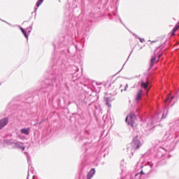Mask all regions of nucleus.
I'll return each mask as SVG.
<instances>
[{
  "label": "nucleus",
  "instance_id": "nucleus-1",
  "mask_svg": "<svg viewBox=\"0 0 179 179\" xmlns=\"http://www.w3.org/2000/svg\"><path fill=\"white\" fill-rule=\"evenodd\" d=\"M59 53L57 55H52V62L51 63V76H50L49 82L46 83L43 87L41 88L39 90H36L34 94H37V96H41L44 93L51 92L55 87H58L61 85L62 80H64V69H68L73 73V76H75L74 72H78L79 68L75 65H72L73 60H66L65 55H61L59 57Z\"/></svg>",
  "mask_w": 179,
  "mask_h": 179
},
{
  "label": "nucleus",
  "instance_id": "nucleus-2",
  "mask_svg": "<svg viewBox=\"0 0 179 179\" xmlns=\"http://www.w3.org/2000/svg\"><path fill=\"white\" fill-rule=\"evenodd\" d=\"M65 45H69V47L67 48V51L70 55L73 57L75 54H76V50H78V45L73 44L72 43V36H69V35H66V36H62L60 38L59 41L57 43H54V50L55 52L52 54V55H55L57 57V54H59L57 58H59L61 56L64 55V51H65V49H62V47H65ZM66 56L64 57V59H66Z\"/></svg>",
  "mask_w": 179,
  "mask_h": 179
},
{
  "label": "nucleus",
  "instance_id": "nucleus-3",
  "mask_svg": "<svg viewBox=\"0 0 179 179\" xmlns=\"http://www.w3.org/2000/svg\"><path fill=\"white\" fill-rule=\"evenodd\" d=\"M142 143H141V140L138 139V136H135L132 142L131 143V147H127V152H131V155H134V152L135 150H137V149H139L141 146Z\"/></svg>",
  "mask_w": 179,
  "mask_h": 179
},
{
  "label": "nucleus",
  "instance_id": "nucleus-4",
  "mask_svg": "<svg viewBox=\"0 0 179 179\" xmlns=\"http://www.w3.org/2000/svg\"><path fill=\"white\" fill-rule=\"evenodd\" d=\"M163 164H166V160L162 159L158 162H148L145 166H141V169H146V167H150V169H153V167H159V166H162Z\"/></svg>",
  "mask_w": 179,
  "mask_h": 179
},
{
  "label": "nucleus",
  "instance_id": "nucleus-5",
  "mask_svg": "<svg viewBox=\"0 0 179 179\" xmlns=\"http://www.w3.org/2000/svg\"><path fill=\"white\" fill-rule=\"evenodd\" d=\"M135 120H136V115H135V113H131L126 117L125 122L127 125H130L131 128H134L135 125Z\"/></svg>",
  "mask_w": 179,
  "mask_h": 179
},
{
  "label": "nucleus",
  "instance_id": "nucleus-6",
  "mask_svg": "<svg viewBox=\"0 0 179 179\" xmlns=\"http://www.w3.org/2000/svg\"><path fill=\"white\" fill-rule=\"evenodd\" d=\"M24 154L27 156V159L29 164L28 174H27V177H29L30 176V173H33V171H34V169H33V166H31V159L30 158V155H29V153L26 152H24Z\"/></svg>",
  "mask_w": 179,
  "mask_h": 179
},
{
  "label": "nucleus",
  "instance_id": "nucleus-7",
  "mask_svg": "<svg viewBox=\"0 0 179 179\" xmlns=\"http://www.w3.org/2000/svg\"><path fill=\"white\" fill-rule=\"evenodd\" d=\"M140 85L142 89L149 92V90H148V87H149V79L148 78H145V80L141 78Z\"/></svg>",
  "mask_w": 179,
  "mask_h": 179
},
{
  "label": "nucleus",
  "instance_id": "nucleus-8",
  "mask_svg": "<svg viewBox=\"0 0 179 179\" xmlns=\"http://www.w3.org/2000/svg\"><path fill=\"white\" fill-rule=\"evenodd\" d=\"M150 171H152V169H150L148 172H144L143 170H142L140 173L135 175L134 179H145V176L150 174Z\"/></svg>",
  "mask_w": 179,
  "mask_h": 179
},
{
  "label": "nucleus",
  "instance_id": "nucleus-9",
  "mask_svg": "<svg viewBox=\"0 0 179 179\" xmlns=\"http://www.w3.org/2000/svg\"><path fill=\"white\" fill-rule=\"evenodd\" d=\"M142 96H143V90H138L137 94H136L135 101L136 103H139L142 100Z\"/></svg>",
  "mask_w": 179,
  "mask_h": 179
},
{
  "label": "nucleus",
  "instance_id": "nucleus-10",
  "mask_svg": "<svg viewBox=\"0 0 179 179\" xmlns=\"http://www.w3.org/2000/svg\"><path fill=\"white\" fill-rule=\"evenodd\" d=\"M9 122V118L8 117H4L0 120V131L2 129V128H4V127H6Z\"/></svg>",
  "mask_w": 179,
  "mask_h": 179
},
{
  "label": "nucleus",
  "instance_id": "nucleus-11",
  "mask_svg": "<svg viewBox=\"0 0 179 179\" xmlns=\"http://www.w3.org/2000/svg\"><path fill=\"white\" fill-rule=\"evenodd\" d=\"M96 174V169L92 168L87 174V179H92L93 178V176Z\"/></svg>",
  "mask_w": 179,
  "mask_h": 179
},
{
  "label": "nucleus",
  "instance_id": "nucleus-12",
  "mask_svg": "<svg viewBox=\"0 0 179 179\" xmlns=\"http://www.w3.org/2000/svg\"><path fill=\"white\" fill-rule=\"evenodd\" d=\"M174 99L173 96H171V94L167 95L164 102L166 104V106H170V103L173 101V99Z\"/></svg>",
  "mask_w": 179,
  "mask_h": 179
},
{
  "label": "nucleus",
  "instance_id": "nucleus-13",
  "mask_svg": "<svg viewBox=\"0 0 179 179\" xmlns=\"http://www.w3.org/2000/svg\"><path fill=\"white\" fill-rule=\"evenodd\" d=\"M87 135H89V131L85 130V132L83 133V136H80L78 141H85L87 139Z\"/></svg>",
  "mask_w": 179,
  "mask_h": 179
},
{
  "label": "nucleus",
  "instance_id": "nucleus-14",
  "mask_svg": "<svg viewBox=\"0 0 179 179\" xmlns=\"http://www.w3.org/2000/svg\"><path fill=\"white\" fill-rule=\"evenodd\" d=\"M106 148H104V147H102L98 152V157H101L102 156L103 157H106Z\"/></svg>",
  "mask_w": 179,
  "mask_h": 179
},
{
  "label": "nucleus",
  "instance_id": "nucleus-15",
  "mask_svg": "<svg viewBox=\"0 0 179 179\" xmlns=\"http://www.w3.org/2000/svg\"><path fill=\"white\" fill-rule=\"evenodd\" d=\"M34 100V96H25V100L24 103H27V104H30L31 103H33Z\"/></svg>",
  "mask_w": 179,
  "mask_h": 179
},
{
  "label": "nucleus",
  "instance_id": "nucleus-16",
  "mask_svg": "<svg viewBox=\"0 0 179 179\" xmlns=\"http://www.w3.org/2000/svg\"><path fill=\"white\" fill-rule=\"evenodd\" d=\"M20 132L24 135H30V127L21 129Z\"/></svg>",
  "mask_w": 179,
  "mask_h": 179
},
{
  "label": "nucleus",
  "instance_id": "nucleus-17",
  "mask_svg": "<svg viewBox=\"0 0 179 179\" xmlns=\"http://www.w3.org/2000/svg\"><path fill=\"white\" fill-rule=\"evenodd\" d=\"M89 103V99L86 97L85 94H83V107H86Z\"/></svg>",
  "mask_w": 179,
  "mask_h": 179
},
{
  "label": "nucleus",
  "instance_id": "nucleus-18",
  "mask_svg": "<svg viewBox=\"0 0 179 179\" xmlns=\"http://www.w3.org/2000/svg\"><path fill=\"white\" fill-rule=\"evenodd\" d=\"M164 154H163V152L160 150H158L156 153V155H155V159H162V157H164Z\"/></svg>",
  "mask_w": 179,
  "mask_h": 179
},
{
  "label": "nucleus",
  "instance_id": "nucleus-19",
  "mask_svg": "<svg viewBox=\"0 0 179 179\" xmlns=\"http://www.w3.org/2000/svg\"><path fill=\"white\" fill-rule=\"evenodd\" d=\"M173 134L166 133L164 136V139L166 141H171V139H173Z\"/></svg>",
  "mask_w": 179,
  "mask_h": 179
},
{
  "label": "nucleus",
  "instance_id": "nucleus-20",
  "mask_svg": "<svg viewBox=\"0 0 179 179\" xmlns=\"http://www.w3.org/2000/svg\"><path fill=\"white\" fill-rule=\"evenodd\" d=\"M157 58V56H156V53L154 54V57L151 59V62H150V66H153V65H155V62H156V59Z\"/></svg>",
  "mask_w": 179,
  "mask_h": 179
},
{
  "label": "nucleus",
  "instance_id": "nucleus-21",
  "mask_svg": "<svg viewBox=\"0 0 179 179\" xmlns=\"http://www.w3.org/2000/svg\"><path fill=\"white\" fill-rule=\"evenodd\" d=\"M16 149H20V150H22L23 152V150H24V149H26V148L23 145V144H22L20 143H17Z\"/></svg>",
  "mask_w": 179,
  "mask_h": 179
},
{
  "label": "nucleus",
  "instance_id": "nucleus-22",
  "mask_svg": "<svg viewBox=\"0 0 179 179\" xmlns=\"http://www.w3.org/2000/svg\"><path fill=\"white\" fill-rule=\"evenodd\" d=\"M8 145H10L13 149H16L17 146V143L13 142L12 141H8Z\"/></svg>",
  "mask_w": 179,
  "mask_h": 179
},
{
  "label": "nucleus",
  "instance_id": "nucleus-23",
  "mask_svg": "<svg viewBox=\"0 0 179 179\" xmlns=\"http://www.w3.org/2000/svg\"><path fill=\"white\" fill-rule=\"evenodd\" d=\"M105 103L108 107H111V103H110V97L105 98Z\"/></svg>",
  "mask_w": 179,
  "mask_h": 179
},
{
  "label": "nucleus",
  "instance_id": "nucleus-24",
  "mask_svg": "<svg viewBox=\"0 0 179 179\" xmlns=\"http://www.w3.org/2000/svg\"><path fill=\"white\" fill-rule=\"evenodd\" d=\"M44 2V0H38L36 4V8H40L41 6V3Z\"/></svg>",
  "mask_w": 179,
  "mask_h": 179
},
{
  "label": "nucleus",
  "instance_id": "nucleus-25",
  "mask_svg": "<svg viewBox=\"0 0 179 179\" xmlns=\"http://www.w3.org/2000/svg\"><path fill=\"white\" fill-rule=\"evenodd\" d=\"M178 30V27L176 26L172 30L171 36H176V31Z\"/></svg>",
  "mask_w": 179,
  "mask_h": 179
},
{
  "label": "nucleus",
  "instance_id": "nucleus-26",
  "mask_svg": "<svg viewBox=\"0 0 179 179\" xmlns=\"http://www.w3.org/2000/svg\"><path fill=\"white\" fill-rule=\"evenodd\" d=\"M22 34H24L25 38H27V40H29V34H27V31H26V29H24L22 31Z\"/></svg>",
  "mask_w": 179,
  "mask_h": 179
},
{
  "label": "nucleus",
  "instance_id": "nucleus-27",
  "mask_svg": "<svg viewBox=\"0 0 179 179\" xmlns=\"http://www.w3.org/2000/svg\"><path fill=\"white\" fill-rule=\"evenodd\" d=\"M90 145V143L89 142H85L84 145H83V149H85V152H87V148L86 146Z\"/></svg>",
  "mask_w": 179,
  "mask_h": 179
},
{
  "label": "nucleus",
  "instance_id": "nucleus-28",
  "mask_svg": "<svg viewBox=\"0 0 179 179\" xmlns=\"http://www.w3.org/2000/svg\"><path fill=\"white\" fill-rule=\"evenodd\" d=\"M155 56L157 57V58H158V61H159V59H160L162 58V57H163V53L162 52H160L158 54L155 53Z\"/></svg>",
  "mask_w": 179,
  "mask_h": 179
},
{
  "label": "nucleus",
  "instance_id": "nucleus-29",
  "mask_svg": "<svg viewBox=\"0 0 179 179\" xmlns=\"http://www.w3.org/2000/svg\"><path fill=\"white\" fill-rule=\"evenodd\" d=\"M87 166V163H86V159H83V170Z\"/></svg>",
  "mask_w": 179,
  "mask_h": 179
},
{
  "label": "nucleus",
  "instance_id": "nucleus-30",
  "mask_svg": "<svg viewBox=\"0 0 179 179\" xmlns=\"http://www.w3.org/2000/svg\"><path fill=\"white\" fill-rule=\"evenodd\" d=\"M69 27H71V30H72L73 33H75V30L73 29V23L70 24Z\"/></svg>",
  "mask_w": 179,
  "mask_h": 179
},
{
  "label": "nucleus",
  "instance_id": "nucleus-31",
  "mask_svg": "<svg viewBox=\"0 0 179 179\" xmlns=\"http://www.w3.org/2000/svg\"><path fill=\"white\" fill-rule=\"evenodd\" d=\"M138 39L140 41V43H145V38L138 36Z\"/></svg>",
  "mask_w": 179,
  "mask_h": 179
},
{
  "label": "nucleus",
  "instance_id": "nucleus-32",
  "mask_svg": "<svg viewBox=\"0 0 179 179\" xmlns=\"http://www.w3.org/2000/svg\"><path fill=\"white\" fill-rule=\"evenodd\" d=\"M128 89V84H126V85H125V87H124V90H121V92H123V90L124 91V92H127V90Z\"/></svg>",
  "mask_w": 179,
  "mask_h": 179
},
{
  "label": "nucleus",
  "instance_id": "nucleus-33",
  "mask_svg": "<svg viewBox=\"0 0 179 179\" xmlns=\"http://www.w3.org/2000/svg\"><path fill=\"white\" fill-rule=\"evenodd\" d=\"M116 19H117V20H119L120 22V23H122V24H124V23L122 22V20H121V18L120 17V16H117Z\"/></svg>",
  "mask_w": 179,
  "mask_h": 179
},
{
  "label": "nucleus",
  "instance_id": "nucleus-34",
  "mask_svg": "<svg viewBox=\"0 0 179 179\" xmlns=\"http://www.w3.org/2000/svg\"><path fill=\"white\" fill-rule=\"evenodd\" d=\"M132 35L136 37V38H139V36L136 35L135 33H132Z\"/></svg>",
  "mask_w": 179,
  "mask_h": 179
},
{
  "label": "nucleus",
  "instance_id": "nucleus-35",
  "mask_svg": "<svg viewBox=\"0 0 179 179\" xmlns=\"http://www.w3.org/2000/svg\"><path fill=\"white\" fill-rule=\"evenodd\" d=\"M166 117H167V115H164V114H163L161 120H164V118H166Z\"/></svg>",
  "mask_w": 179,
  "mask_h": 179
},
{
  "label": "nucleus",
  "instance_id": "nucleus-36",
  "mask_svg": "<svg viewBox=\"0 0 179 179\" xmlns=\"http://www.w3.org/2000/svg\"><path fill=\"white\" fill-rule=\"evenodd\" d=\"M36 12H37V8H35V11H34V12L31 13L32 15H33V14L35 15V17H36Z\"/></svg>",
  "mask_w": 179,
  "mask_h": 179
},
{
  "label": "nucleus",
  "instance_id": "nucleus-37",
  "mask_svg": "<svg viewBox=\"0 0 179 179\" xmlns=\"http://www.w3.org/2000/svg\"><path fill=\"white\" fill-rule=\"evenodd\" d=\"M18 27L20 28V29L21 30V31L22 32L24 29H23V27L18 26Z\"/></svg>",
  "mask_w": 179,
  "mask_h": 179
},
{
  "label": "nucleus",
  "instance_id": "nucleus-38",
  "mask_svg": "<svg viewBox=\"0 0 179 179\" xmlns=\"http://www.w3.org/2000/svg\"><path fill=\"white\" fill-rule=\"evenodd\" d=\"M18 27L20 28V29L21 30V31L22 32L24 29H23V27L18 26Z\"/></svg>",
  "mask_w": 179,
  "mask_h": 179
},
{
  "label": "nucleus",
  "instance_id": "nucleus-39",
  "mask_svg": "<svg viewBox=\"0 0 179 179\" xmlns=\"http://www.w3.org/2000/svg\"><path fill=\"white\" fill-rule=\"evenodd\" d=\"M18 27L20 28V29L21 30V31L22 32L24 29H23V27L18 26Z\"/></svg>",
  "mask_w": 179,
  "mask_h": 179
},
{
  "label": "nucleus",
  "instance_id": "nucleus-40",
  "mask_svg": "<svg viewBox=\"0 0 179 179\" xmlns=\"http://www.w3.org/2000/svg\"><path fill=\"white\" fill-rule=\"evenodd\" d=\"M132 52H133V50L131 51V52H130V54H129V57L127 58V60L129 59V57H131V54H132Z\"/></svg>",
  "mask_w": 179,
  "mask_h": 179
},
{
  "label": "nucleus",
  "instance_id": "nucleus-41",
  "mask_svg": "<svg viewBox=\"0 0 179 179\" xmlns=\"http://www.w3.org/2000/svg\"><path fill=\"white\" fill-rule=\"evenodd\" d=\"M82 43H83V39L81 40L80 44H81V48H83V44Z\"/></svg>",
  "mask_w": 179,
  "mask_h": 179
},
{
  "label": "nucleus",
  "instance_id": "nucleus-42",
  "mask_svg": "<svg viewBox=\"0 0 179 179\" xmlns=\"http://www.w3.org/2000/svg\"><path fill=\"white\" fill-rule=\"evenodd\" d=\"M41 122L42 123H43V122H45V119H44V118L42 119Z\"/></svg>",
  "mask_w": 179,
  "mask_h": 179
},
{
  "label": "nucleus",
  "instance_id": "nucleus-43",
  "mask_svg": "<svg viewBox=\"0 0 179 179\" xmlns=\"http://www.w3.org/2000/svg\"><path fill=\"white\" fill-rule=\"evenodd\" d=\"M29 29H30V30H32V29H33V25H31V26L29 27Z\"/></svg>",
  "mask_w": 179,
  "mask_h": 179
},
{
  "label": "nucleus",
  "instance_id": "nucleus-44",
  "mask_svg": "<svg viewBox=\"0 0 179 179\" xmlns=\"http://www.w3.org/2000/svg\"><path fill=\"white\" fill-rule=\"evenodd\" d=\"M30 33H31V29L28 30V34H30Z\"/></svg>",
  "mask_w": 179,
  "mask_h": 179
},
{
  "label": "nucleus",
  "instance_id": "nucleus-45",
  "mask_svg": "<svg viewBox=\"0 0 179 179\" xmlns=\"http://www.w3.org/2000/svg\"><path fill=\"white\" fill-rule=\"evenodd\" d=\"M36 124H38V125H41V124H43V122H38V123H36Z\"/></svg>",
  "mask_w": 179,
  "mask_h": 179
},
{
  "label": "nucleus",
  "instance_id": "nucleus-46",
  "mask_svg": "<svg viewBox=\"0 0 179 179\" xmlns=\"http://www.w3.org/2000/svg\"><path fill=\"white\" fill-rule=\"evenodd\" d=\"M0 20H1V22H4L5 23H6V21H5V20H2L1 18H0Z\"/></svg>",
  "mask_w": 179,
  "mask_h": 179
},
{
  "label": "nucleus",
  "instance_id": "nucleus-47",
  "mask_svg": "<svg viewBox=\"0 0 179 179\" xmlns=\"http://www.w3.org/2000/svg\"><path fill=\"white\" fill-rule=\"evenodd\" d=\"M6 23H7V24H8L9 26H10V23L6 22Z\"/></svg>",
  "mask_w": 179,
  "mask_h": 179
},
{
  "label": "nucleus",
  "instance_id": "nucleus-48",
  "mask_svg": "<svg viewBox=\"0 0 179 179\" xmlns=\"http://www.w3.org/2000/svg\"><path fill=\"white\" fill-rule=\"evenodd\" d=\"M114 16H117V13H113Z\"/></svg>",
  "mask_w": 179,
  "mask_h": 179
},
{
  "label": "nucleus",
  "instance_id": "nucleus-49",
  "mask_svg": "<svg viewBox=\"0 0 179 179\" xmlns=\"http://www.w3.org/2000/svg\"><path fill=\"white\" fill-rule=\"evenodd\" d=\"M171 157V155H169L168 159H170Z\"/></svg>",
  "mask_w": 179,
  "mask_h": 179
},
{
  "label": "nucleus",
  "instance_id": "nucleus-50",
  "mask_svg": "<svg viewBox=\"0 0 179 179\" xmlns=\"http://www.w3.org/2000/svg\"><path fill=\"white\" fill-rule=\"evenodd\" d=\"M90 143H92V141L88 142V143H90Z\"/></svg>",
  "mask_w": 179,
  "mask_h": 179
},
{
  "label": "nucleus",
  "instance_id": "nucleus-51",
  "mask_svg": "<svg viewBox=\"0 0 179 179\" xmlns=\"http://www.w3.org/2000/svg\"><path fill=\"white\" fill-rule=\"evenodd\" d=\"M120 72H121V70L118 71V73H120Z\"/></svg>",
  "mask_w": 179,
  "mask_h": 179
},
{
  "label": "nucleus",
  "instance_id": "nucleus-52",
  "mask_svg": "<svg viewBox=\"0 0 179 179\" xmlns=\"http://www.w3.org/2000/svg\"><path fill=\"white\" fill-rule=\"evenodd\" d=\"M120 87H122V85H120Z\"/></svg>",
  "mask_w": 179,
  "mask_h": 179
},
{
  "label": "nucleus",
  "instance_id": "nucleus-53",
  "mask_svg": "<svg viewBox=\"0 0 179 179\" xmlns=\"http://www.w3.org/2000/svg\"><path fill=\"white\" fill-rule=\"evenodd\" d=\"M69 104H71V102H69Z\"/></svg>",
  "mask_w": 179,
  "mask_h": 179
},
{
  "label": "nucleus",
  "instance_id": "nucleus-54",
  "mask_svg": "<svg viewBox=\"0 0 179 179\" xmlns=\"http://www.w3.org/2000/svg\"><path fill=\"white\" fill-rule=\"evenodd\" d=\"M152 43H156V41H152Z\"/></svg>",
  "mask_w": 179,
  "mask_h": 179
},
{
  "label": "nucleus",
  "instance_id": "nucleus-55",
  "mask_svg": "<svg viewBox=\"0 0 179 179\" xmlns=\"http://www.w3.org/2000/svg\"><path fill=\"white\" fill-rule=\"evenodd\" d=\"M33 179H34V176H33Z\"/></svg>",
  "mask_w": 179,
  "mask_h": 179
},
{
  "label": "nucleus",
  "instance_id": "nucleus-56",
  "mask_svg": "<svg viewBox=\"0 0 179 179\" xmlns=\"http://www.w3.org/2000/svg\"><path fill=\"white\" fill-rule=\"evenodd\" d=\"M27 179H29V176H27Z\"/></svg>",
  "mask_w": 179,
  "mask_h": 179
}]
</instances>
